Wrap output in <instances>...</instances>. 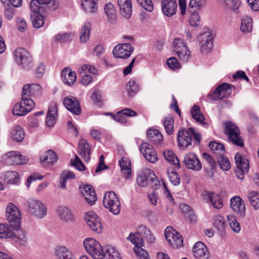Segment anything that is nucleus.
<instances>
[{
  "mask_svg": "<svg viewBox=\"0 0 259 259\" xmlns=\"http://www.w3.org/2000/svg\"><path fill=\"white\" fill-rule=\"evenodd\" d=\"M147 135L149 140L155 144H160L163 141L162 135L158 130L149 129Z\"/></svg>",
  "mask_w": 259,
  "mask_h": 259,
  "instance_id": "nucleus-36",
  "label": "nucleus"
},
{
  "mask_svg": "<svg viewBox=\"0 0 259 259\" xmlns=\"http://www.w3.org/2000/svg\"><path fill=\"white\" fill-rule=\"evenodd\" d=\"M230 206L238 219H243L246 214L245 204L239 196H234L230 199Z\"/></svg>",
  "mask_w": 259,
  "mask_h": 259,
  "instance_id": "nucleus-11",
  "label": "nucleus"
},
{
  "mask_svg": "<svg viewBox=\"0 0 259 259\" xmlns=\"http://www.w3.org/2000/svg\"><path fill=\"white\" fill-rule=\"evenodd\" d=\"M24 136L23 129L18 125L13 127L10 133V137L17 142H21L24 138Z\"/></svg>",
  "mask_w": 259,
  "mask_h": 259,
  "instance_id": "nucleus-37",
  "label": "nucleus"
},
{
  "mask_svg": "<svg viewBox=\"0 0 259 259\" xmlns=\"http://www.w3.org/2000/svg\"><path fill=\"white\" fill-rule=\"evenodd\" d=\"M206 196L207 203L210 202L213 207L216 209H221L223 206V200L221 196L214 192H209Z\"/></svg>",
  "mask_w": 259,
  "mask_h": 259,
  "instance_id": "nucleus-31",
  "label": "nucleus"
},
{
  "mask_svg": "<svg viewBox=\"0 0 259 259\" xmlns=\"http://www.w3.org/2000/svg\"><path fill=\"white\" fill-rule=\"evenodd\" d=\"M161 9L164 15L169 17L172 16L177 11L176 0H163L161 2Z\"/></svg>",
  "mask_w": 259,
  "mask_h": 259,
  "instance_id": "nucleus-23",
  "label": "nucleus"
},
{
  "mask_svg": "<svg viewBox=\"0 0 259 259\" xmlns=\"http://www.w3.org/2000/svg\"><path fill=\"white\" fill-rule=\"evenodd\" d=\"M119 165L122 174L126 179L130 178L131 175V165L130 160L126 157L121 158L119 161Z\"/></svg>",
  "mask_w": 259,
  "mask_h": 259,
  "instance_id": "nucleus-33",
  "label": "nucleus"
},
{
  "mask_svg": "<svg viewBox=\"0 0 259 259\" xmlns=\"http://www.w3.org/2000/svg\"><path fill=\"white\" fill-rule=\"evenodd\" d=\"M174 51L178 55V58L183 62H187L191 57L190 52L183 40L176 38L173 42Z\"/></svg>",
  "mask_w": 259,
  "mask_h": 259,
  "instance_id": "nucleus-7",
  "label": "nucleus"
},
{
  "mask_svg": "<svg viewBox=\"0 0 259 259\" xmlns=\"http://www.w3.org/2000/svg\"><path fill=\"white\" fill-rule=\"evenodd\" d=\"M252 28V19L248 16H244L241 20L240 30L243 32H250Z\"/></svg>",
  "mask_w": 259,
  "mask_h": 259,
  "instance_id": "nucleus-40",
  "label": "nucleus"
},
{
  "mask_svg": "<svg viewBox=\"0 0 259 259\" xmlns=\"http://www.w3.org/2000/svg\"><path fill=\"white\" fill-rule=\"evenodd\" d=\"M27 211L30 214L41 219L47 214V208L39 200L31 199L26 203Z\"/></svg>",
  "mask_w": 259,
  "mask_h": 259,
  "instance_id": "nucleus-5",
  "label": "nucleus"
},
{
  "mask_svg": "<svg viewBox=\"0 0 259 259\" xmlns=\"http://www.w3.org/2000/svg\"><path fill=\"white\" fill-rule=\"evenodd\" d=\"M70 36V33H60L56 34L54 38L57 42H65L69 40Z\"/></svg>",
  "mask_w": 259,
  "mask_h": 259,
  "instance_id": "nucleus-60",
  "label": "nucleus"
},
{
  "mask_svg": "<svg viewBox=\"0 0 259 259\" xmlns=\"http://www.w3.org/2000/svg\"><path fill=\"white\" fill-rule=\"evenodd\" d=\"M121 15L125 18H130L132 14V4L131 0H117Z\"/></svg>",
  "mask_w": 259,
  "mask_h": 259,
  "instance_id": "nucleus-26",
  "label": "nucleus"
},
{
  "mask_svg": "<svg viewBox=\"0 0 259 259\" xmlns=\"http://www.w3.org/2000/svg\"><path fill=\"white\" fill-rule=\"evenodd\" d=\"M209 147L212 151H214V154L218 155V156L224 153V146L221 143L215 142H210Z\"/></svg>",
  "mask_w": 259,
  "mask_h": 259,
  "instance_id": "nucleus-53",
  "label": "nucleus"
},
{
  "mask_svg": "<svg viewBox=\"0 0 259 259\" xmlns=\"http://www.w3.org/2000/svg\"><path fill=\"white\" fill-rule=\"evenodd\" d=\"M193 251L195 257L196 259H208V252L205 245L201 242L195 243L193 247Z\"/></svg>",
  "mask_w": 259,
  "mask_h": 259,
  "instance_id": "nucleus-25",
  "label": "nucleus"
},
{
  "mask_svg": "<svg viewBox=\"0 0 259 259\" xmlns=\"http://www.w3.org/2000/svg\"><path fill=\"white\" fill-rule=\"evenodd\" d=\"M57 259H74L72 252L65 246H59L55 250Z\"/></svg>",
  "mask_w": 259,
  "mask_h": 259,
  "instance_id": "nucleus-35",
  "label": "nucleus"
},
{
  "mask_svg": "<svg viewBox=\"0 0 259 259\" xmlns=\"http://www.w3.org/2000/svg\"><path fill=\"white\" fill-rule=\"evenodd\" d=\"M105 251V257L107 259H121L119 252L114 247L107 246Z\"/></svg>",
  "mask_w": 259,
  "mask_h": 259,
  "instance_id": "nucleus-48",
  "label": "nucleus"
},
{
  "mask_svg": "<svg viewBox=\"0 0 259 259\" xmlns=\"http://www.w3.org/2000/svg\"><path fill=\"white\" fill-rule=\"evenodd\" d=\"M213 224L215 227L219 231H223L225 227V221L221 215H217L214 218Z\"/></svg>",
  "mask_w": 259,
  "mask_h": 259,
  "instance_id": "nucleus-55",
  "label": "nucleus"
},
{
  "mask_svg": "<svg viewBox=\"0 0 259 259\" xmlns=\"http://www.w3.org/2000/svg\"><path fill=\"white\" fill-rule=\"evenodd\" d=\"M19 174L16 171H7L4 174V181L7 184H15L19 182Z\"/></svg>",
  "mask_w": 259,
  "mask_h": 259,
  "instance_id": "nucleus-42",
  "label": "nucleus"
},
{
  "mask_svg": "<svg viewBox=\"0 0 259 259\" xmlns=\"http://www.w3.org/2000/svg\"><path fill=\"white\" fill-rule=\"evenodd\" d=\"M31 18L33 27L38 28L44 24V18L40 13L31 14Z\"/></svg>",
  "mask_w": 259,
  "mask_h": 259,
  "instance_id": "nucleus-52",
  "label": "nucleus"
},
{
  "mask_svg": "<svg viewBox=\"0 0 259 259\" xmlns=\"http://www.w3.org/2000/svg\"><path fill=\"white\" fill-rule=\"evenodd\" d=\"M183 163L188 169L194 171H199L202 168V164L199 158L193 153H189L185 156Z\"/></svg>",
  "mask_w": 259,
  "mask_h": 259,
  "instance_id": "nucleus-17",
  "label": "nucleus"
},
{
  "mask_svg": "<svg viewBox=\"0 0 259 259\" xmlns=\"http://www.w3.org/2000/svg\"><path fill=\"white\" fill-rule=\"evenodd\" d=\"M163 155L166 160L174 165L177 168L179 169L181 167L178 157L172 151L165 150L163 152Z\"/></svg>",
  "mask_w": 259,
  "mask_h": 259,
  "instance_id": "nucleus-38",
  "label": "nucleus"
},
{
  "mask_svg": "<svg viewBox=\"0 0 259 259\" xmlns=\"http://www.w3.org/2000/svg\"><path fill=\"white\" fill-rule=\"evenodd\" d=\"M34 106V102L31 99H27L22 95V100L17 103L12 109L14 115L22 116L29 112Z\"/></svg>",
  "mask_w": 259,
  "mask_h": 259,
  "instance_id": "nucleus-6",
  "label": "nucleus"
},
{
  "mask_svg": "<svg viewBox=\"0 0 259 259\" xmlns=\"http://www.w3.org/2000/svg\"><path fill=\"white\" fill-rule=\"evenodd\" d=\"M81 5L84 11L87 13H94L97 10L95 0H82Z\"/></svg>",
  "mask_w": 259,
  "mask_h": 259,
  "instance_id": "nucleus-46",
  "label": "nucleus"
},
{
  "mask_svg": "<svg viewBox=\"0 0 259 259\" xmlns=\"http://www.w3.org/2000/svg\"><path fill=\"white\" fill-rule=\"evenodd\" d=\"M234 158L237 168L239 171H244V170H247L248 169L249 162L245 156L236 153Z\"/></svg>",
  "mask_w": 259,
  "mask_h": 259,
  "instance_id": "nucleus-32",
  "label": "nucleus"
},
{
  "mask_svg": "<svg viewBox=\"0 0 259 259\" xmlns=\"http://www.w3.org/2000/svg\"><path fill=\"white\" fill-rule=\"evenodd\" d=\"M166 133L170 135L174 133V119L170 116L165 117L162 121Z\"/></svg>",
  "mask_w": 259,
  "mask_h": 259,
  "instance_id": "nucleus-51",
  "label": "nucleus"
},
{
  "mask_svg": "<svg viewBox=\"0 0 259 259\" xmlns=\"http://www.w3.org/2000/svg\"><path fill=\"white\" fill-rule=\"evenodd\" d=\"M30 9L33 14L43 13L45 6L39 0H31L30 2Z\"/></svg>",
  "mask_w": 259,
  "mask_h": 259,
  "instance_id": "nucleus-45",
  "label": "nucleus"
},
{
  "mask_svg": "<svg viewBox=\"0 0 259 259\" xmlns=\"http://www.w3.org/2000/svg\"><path fill=\"white\" fill-rule=\"evenodd\" d=\"M248 197L253 209L258 210L259 208V193L256 191H250L248 193Z\"/></svg>",
  "mask_w": 259,
  "mask_h": 259,
  "instance_id": "nucleus-47",
  "label": "nucleus"
},
{
  "mask_svg": "<svg viewBox=\"0 0 259 259\" xmlns=\"http://www.w3.org/2000/svg\"><path fill=\"white\" fill-rule=\"evenodd\" d=\"M57 117V105L55 103H52L49 106L46 117V123L47 126H53L56 122Z\"/></svg>",
  "mask_w": 259,
  "mask_h": 259,
  "instance_id": "nucleus-28",
  "label": "nucleus"
},
{
  "mask_svg": "<svg viewBox=\"0 0 259 259\" xmlns=\"http://www.w3.org/2000/svg\"><path fill=\"white\" fill-rule=\"evenodd\" d=\"M84 219L88 225L94 231L100 233L102 231V226L101 224L100 219L94 211L87 212Z\"/></svg>",
  "mask_w": 259,
  "mask_h": 259,
  "instance_id": "nucleus-15",
  "label": "nucleus"
},
{
  "mask_svg": "<svg viewBox=\"0 0 259 259\" xmlns=\"http://www.w3.org/2000/svg\"><path fill=\"white\" fill-rule=\"evenodd\" d=\"M191 115L193 118L197 122L205 125L206 123L204 121V118L203 115L200 113V109L198 106L195 105L191 109Z\"/></svg>",
  "mask_w": 259,
  "mask_h": 259,
  "instance_id": "nucleus-44",
  "label": "nucleus"
},
{
  "mask_svg": "<svg viewBox=\"0 0 259 259\" xmlns=\"http://www.w3.org/2000/svg\"><path fill=\"white\" fill-rule=\"evenodd\" d=\"M224 132L227 135L229 142L237 146H244V141L240 135V132L236 124L231 121L223 123Z\"/></svg>",
  "mask_w": 259,
  "mask_h": 259,
  "instance_id": "nucleus-2",
  "label": "nucleus"
},
{
  "mask_svg": "<svg viewBox=\"0 0 259 259\" xmlns=\"http://www.w3.org/2000/svg\"><path fill=\"white\" fill-rule=\"evenodd\" d=\"M6 216L7 221L13 223L16 229L20 226L21 223V214L18 208L12 203H10L6 209Z\"/></svg>",
  "mask_w": 259,
  "mask_h": 259,
  "instance_id": "nucleus-8",
  "label": "nucleus"
},
{
  "mask_svg": "<svg viewBox=\"0 0 259 259\" xmlns=\"http://www.w3.org/2000/svg\"><path fill=\"white\" fill-rule=\"evenodd\" d=\"M4 159L7 164H25L28 161V159L25 156H22L19 152L10 151L7 153L4 156Z\"/></svg>",
  "mask_w": 259,
  "mask_h": 259,
  "instance_id": "nucleus-16",
  "label": "nucleus"
},
{
  "mask_svg": "<svg viewBox=\"0 0 259 259\" xmlns=\"http://www.w3.org/2000/svg\"><path fill=\"white\" fill-rule=\"evenodd\" d=\"M14 236V231L10 225L0 223V238H12Z\"/></svg>",
  "mask_w": 259,
  "mask_h": 259,
  "instance_id": "nucleus-34",
  "label": "nucleus"
},
{
  "mask_svg": "<svg viewBox=\"0 0 259 259\" xmlns=\"http://www.w3.org/2000/svg\"><path fill=\"white\" fill-rule=\"evenodd\" d=\"M78 153L85 162L90 161L91 158V146L86 140L82 139L79 141Z\"/></svg>",
  "mask_w": 259,
  "mask_h": 259,
  "instance_id": "nucleus-24",
  "label": "nucleus"
},
{
  "mask_svg": "<svg viewBox=\"0 0 259 259\" xmlns=\"http://www.w3.org/2000/svg\"><path fill=\"white\" fill-rule=\"evenodd\" d=\"M134 48L130 43L119 44L113 50V54L115 58L126 59L130 57Z\"/></svg>",
  "mask_w": 259,
  "mask_h": 259,
  "instance_id": "nucleus-13",
  "label": "nucleus"
},
{
  "mask_svg": "<svg viewBox=\"0 0 259 259\" xmlns=\"http://www.w3.org/2000/svg\"><path fill=\"white\" fill-rule=\"evenodd\" d=\"M140 150L143 156L149 162L155 163L158 160L157 153L150 144L147 143L142 144Z\"/></svg>",
  "mask_w": 259,
  "mask_h": 259,
  "instance_id": "nucleus-20",
  "label": "nucleus"
},
{
  "mask_svg": "<svg viewBox=\"0 0 259 259\" xmlns=\"http://www.w3.org/2000/svg\"><path fill=\"white\" fill-rule=\"evenodd\" d=\"M14 57L16 63L23 68L27 67L32 62L30 54L22 48L15 50Z\"/></svg>",
  "mask_w": 259,
  "mask_h": 259,
  "instance_id": "nucleus-14",
  "label": "nucleus"
},
{
  "mask_svg": "<svg viewBox=\"0 0 259 259\" xmlns=\"http://www.w3.org/2000/svg\"><path fill=\"white\" fill-rule=\"evenodd\" d=\"M61 75L63 82L68 85L73 84L76 80V73L69 68H64L62 71Z\"/></svg>",
  "mask_w": 259,
  "mask_h": 259,
  "instance_id": "nucleus-29",
  "label": "nucleus"
},
{
  "mask_svg": "<svg viewBox=\"0 0 259 259\" xmlns=\"http://www.w3.org/2000/svg\"><path fill=\"white\" fill-rule=\"evenodd\" d=\"M56 212L60 220L64 222L73 223L76 221L74 213L69 207L60 206L58 207Z\"/></svg>",
  "mask_w": 259,
  "mask_h": 259,
  "instance_id": "nucleus-18",
  "label": "nucleus"
},
{
  "mask_svg": "<svg viewBox=\"0 0 259 259\" xmlns=\"http://www.w3.org/2000/svg\"><path fill=\"white\" fill-rule=\"evenodd\" d=\"M83 245L87 251L94 259H104L105 257L102 246L96 240L89 238L83 241Z\"/></svg>",
  "mask_w": 259,
  "mask_h": 259,
  "instance_id": "nucleus-3",
  "label": "nucleus"
},
{
  "mask_svg": "<svg viewBox=\"0 0 259 259\" xmlns=\"http://www.w3.org/2000/svg\"><path fill=\"white\" fill-rule=\"evenodd\" d=\"M200 50L203 53H207L213 46L212 36L210 32H205L202 35Z\"/></svg>",
  "mask_w": 259,
  "mask_h": 259,
  "instance_id": "nucleus-30",
  "label": "nucleus"
},
{
  "mask_svg": "<svg viewBox=\"0 0 259 259\" xmlns=\"http://www.w3.org/2000/svg\"><path fill=\"white\" fill-rule=\"evenodd\" d=\"M71 163L72 165L79 170L81 171L85 169V165L76 155H75L74 161L73 162L72 160H71Z\"/></svg>",
  "mask_w": 259,
  "mask_h": 259,
  "instance_id": "nucleus-63",
  "label": "nucleus"
},
{
  "mask_svg": "<svg viewBox=\"0 0 259 259\" xmlns=\"http://www.w3.org/2000/svg\"><path fill=\"white\" fill-rule=\"evenodd\" d=\"M167 173L171 184L174 186H178L180 184V178L175 169L174 168H168Z\"/></svg>",
  "mask_w": 259,
  "mask_h": 259,
  "instance_id": "nucleus-49",
  "label": "nucleus"
},
{
  "mask_svg": "<svg viewBox=\"0 0 259 259\" xmlns=\"http://www.w3.org/2000/svg\"><path fill=\"white\" fill-rule=\"evenodd\" d=\"M91 24L89 22L84 23L80 33V40L82 43L86 42L90 38Z\"/></svg>",
  "mask_w": 259,
  "mask_h": 259,
  "instance_id": "nucleus-39",
  "label": "nucleus"
},
{
  "mask_svg": "<svg viewBox=\"0 0 259 259\" xmlns=\"http://www.w3.org/2000/svg\"><path fill=\"white\" fill-rule=\"evenodd\" d=\"M217 160L222 170L227 171L231 168V163L229 160L224 154L218 156Z\"/></svg>",
  "mask_w": 259,
  "mask_h": 259,
  "instance_id": "nucleus-50",
  "label": "nucleus"
},
{
  "mask_svg": "<svg viewBox=\"0 0 259 259\" xmlns=\"http://www.w3.org/2000/svg\"><path fill=\"white\" fill-rule=\"evenodd\" d=\"M203 157L210 167V170H207V169H205V171L207 172V176L211 178L213 176L212 170H214L216 167L215 160L210 155L206 153H203Z\"/></svg>",
  "mask_w": 259,
  "mask_h": 259,
  "instance_id": "nucleus-41",
  "label": "nucleus"
},
{
  "mask_svg": "<svg viewBox=\"0 0 259 259\" xmlns=\"http://www.w3.org/2000/svg\"><path fill=\"white\" fill-rule=\"evenodd\" d=\"M230 85L227 83H224L219 85L216 89L210 92L208 96L212 100H222L224 98L229 97L232 93Z\"/></svg>",
  "mask_w": 259,
  "mask_h": 259,
  "instance_id": "nucleus-9",
  "label": "nucleus"
},
{
  "mask_svg": "<svg viewBox=\"0 0 259 259\" xmlns=\"http://www.w3.org/2000/svg\"><path fill=\"white\" fill-rule=\"evenodd\" d=\"M17 23L19 31L24 32L26 30L27 25L26 21H25L24 19L20 17L18 18L17 19Z\"/></svg>",
  "mask_w": 259,
  "mask_h": 259,
  "instance_id": "nucleus-64",
  "label": "nucleus"
},
{
  "mask_svg": "<svg viewBox=\"0 0 259 259\" xmlns=\"http://www.w3.org/2000/svg\"><path fill=\"white\" fill-rule=\"evenodd\" d=\"M188 13H190V24L194 27L198 26L200 22V17L197 13L192 12L190 9L188 11Z\"/></svg>",
  "mask_w": 259,
  "mask_h": 259,
  "instance_id": "nucleus-59",
  "label": "nucleus"
},
{
  "mask_svg": "<svg viewBox=\"0 0 259 259\" xmlns=\"http://www.w3.org/2000/svg\"><path fill=\"white\" fill-rule=\"evenodd\" d=\"M57 160V157L55 152L49 150L44 153L40 158V161L44 167L51 166Z\"/></svg>",
  "mask_w": 259,
  "mask_h": 259,
  "instance_id": "nucleus-27",
  "label": "nucleus"
},
{
  "mask_svg": "<svg viewBox=\"0 0 259 259\" xmlns=\"http://www.w3.org/2000/svg\"><path fill=\"white\" fill-rule=\"evenodd\" d=\"M139 4L145 10L152 12L153 10V5L151 0H137Z\"/></svg>",
  "mask_w": 259,
  "mask_h": 259,
  "instance_id": "nucleus-58",
  "label": "nucleus"
},
{
  "mask_svg": "<svg viewBox=\"0 0 259 259\" xmlns=\"http://www.w3.org/2000/svg\"><path fill=\"white\" fill-rule=\"evenodd\" d=\"M126 90L130 95L136 93L138 91V85L134 80H130L127 83Z\"/></svg>",
  "mask_w": 259,
  "mask_h": 259,
  "instance_id": "nucleus-61",
  "label": "nucleus"
},
{
  "mask_svg": "<svg viewBox=\"0 0 259 259\" xmlns=\"http://www.w3.org/2000/svg\"><path fill=\"white\" fill-rule=\"evenodd\" d=\"M41 92V87L38 84H26L23 86L22 95L27 99L39 96Z\"/></svg>",
  "mask_w": 259,
  "mask_h": 259,
  "instance_id": "nucleus-22",
  "label": "nucleus"
},
{
  "mask_svg": "<svg viewBox=\"0 0 259 259\" xmlns=\"http://www.w3.org/2000/svg\"><path fill=\"white\" fill-rule=\"evenodd\" d=\"M165 237L170 245L178 248L183 245V240L181 234L170 227H167L164 232Z\"/></svg>",
  "mask_w": 259,
  "mask_h": 259,
  "instance_id": "nucleus-12",
  "label": "nucleus"
},
{
  "mask_svg": "<svg viewBox=\"0 0 259 259\" xmlns=\"http://www.w3.org/2000/svg\"><path fill=\"white\" fill-rule=\"evenodd\" d=\"M64 106L73 114L78 115L81 113V107L77 99L72 96L64 98L63 101Z\"/></svg>",
  "mask_w": 259,
  "mask_h": 259,
  "instance_id": "nucleus-19",
  "label": "nucleus"
},
{
  "mask_svg": "<svg viewBox=\"0 0 259 259\" xmlns=\"http://www.w3.org/2000/svg\"><path fill=\"white\" fill-rule=\"evenodd\" d=\"M166 64L172 70H176L180 67V63L178 60L175 57H171L167 59Z\"/></svg>",
  "mask_w": 259,
  "mask_h": 259,
  "instance_id": "nucleus-62",
  "label": "nucleus"
},
{
  "mask_svg": "<svg viewBox=\"0 0 259 259\" xmlns=\"http://www.w3.org/2000/svg\"><path fill=\"white\" fill-rule=\"evenodd\" d=\"M193 138L194 139V144L198 145L200 142L201 136L198 133L195 131L193 127L188 130L182 128L177 134V140L179 146L185 149L192 144Z\"/></svg>",
  "mask_w": 259,
  "mask_h": 259,
  "instance_id": "nucleus-1",
  "label": "nucleus"
},
{
  "mask_svg": "<svg viewBox=\"0 0 259 259\" xmlns=\"http://www.w3.org/2000/svg\"><path fill=\"white\" fill-rule=\"evenodd\" d=\"M137 236L136 234L131 233L127 237V239L135 245L134 250L140 259H149L148 253L141 247L143 246V240Z\"/></svg>",
  "mask_w": 259,
  "mask_h": 259,
  "instance_id": "nucleus-10",
  "label": "nucleus"
},
{
  "mask_svg": "<svg viewBox=\"0 0 259 259\" xmlns=\"http://www.w3.org/2000/svg\"><path fill=\"white\" fill-rule=\"evenodd\" d=\"M95 68L91 65L83 64L79 69V73L82 75L81 83L84 85H88L93 81V77L87 74L88 72L95 73Z\"/></svg>",
  "mask_w": 259,
  "mask_h": 259,
  "instance_id": "nucleus-21",
  "label": "nucleus"
},
{
  "mask_svg": "<svg viewBox=\"0 0 259 259\" xmlns=\"http://www.w3.org/2000/svg\"><path fill=\"white\" fill-rule=\"evenodd\" d=\"M103 205L108 210L117 215L120 213L121 205L119 199L117 194L113 191H107L105 193Z\"/></svg>",
  "mask_w": 259,
  "mask_h": 259,
  "instance_id": "nucleus-4",
  "label": "nucleus"
},
{
  "mask_svg": "<svg viewBox=\"0 0 259 259\" xmlns=\"http://www.w3.org/2000/svg\"><path fill=\"white\" fill-rule=\"evenodd\" d=\"M15 12L16 9L13 7L9 5V4L5 5L4 16L7 19L12 20L14 16Z\"/></svg>",
  "mask_w": 259,
  "mask_h": 259,
  "instance_id": "nucleus-57",
  "label": "nucleus"
},
{
  "mask_svg": "<svg viewBox=\"0 0 259 259\" xmlns=\"http://www.w3.org/2000/svg\"><path fill=\"white\" fill-rule=\"evenodd\" d=\"M105 13L108 19L112 21L115 18V11L112 4L109 3L105 5L104 7Z\"/></svg>",
  "mask_w": 259,
  "mask_h": 259,
  "instance_id": "nucleus-54",
  "label": "nucleus"
},
{
  "mask_svg": "<svg viewBox=\"0 0 259 259\" xmlns=\"http://www.w3.org/2000/svg\"><path fill=\"white\" fill-rule=\"evenodd\" d=\"M224 2L228 8L233 10L236 13L238 12L241 5L240 0H224Z\"/></svg>",
  "mask_w": 259,
  "mask_h": 259,
  "instance_id": "nucleus-56",
  "label": "nucleus"
},
{
  "mask_svg": "<svg viewBox=\"0 0 259 259\" xmlns=\"http://www.w3.org/2000/svg\"><path fill=\"white\" fill-rule=\"evenodd\" d=\"M85 189H87L89 192L88 193L84 192L83 196L87 202L90 204L92 205L97 200V196L95 190L91 186L88 185H85Z\"/></svg>",
  "mask_w": 259,
  "mask_h": 259,
  "instance_id": "nucleus-43",
  "label": "nucleus"
}]
</instances>
